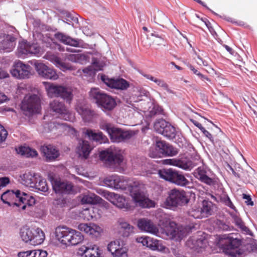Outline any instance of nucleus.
Masks as SVG:
<instances>
[{
	"mask_svg": "<svg viewBox=\"0 0 257 257\" xmlns=\"http://www.w3.org/2000/svg\"><path fill=\"white\" fill-rule=\"evenodd\" d=\"M5 204L9 206L15 205L25 210L27 207L33 206L35 203V198L25 192L19 190L16 191L7 190L5 192L1 197Z\"/></svg>",
	"mask_w": 257,
	"mask_h": 257,
	"instance_id": "1",
	"label": "nucleus"
},
{
	"mask_svg": "<svg viewBox=\"0 0 257 257\" xmlns=\"http://www.w3.org/2000/svg\"><path fill=\"white\" fill-rule=\"evenodd\" d=\"M143 184L138 181H130L127 189L130 191L132 200L137 206L142 208L155 207L154 201L150 200L142 190Z\"/></svg>",
	"mask_w": 257,
	"mask_h": 257,
	"instance_id": "2",
	"label": "nucleus"
},
{
	"mask_svg": "<svg viewBox=\"0 0 257 257\" xmlns=\"http://www.w3.org/2000/svg\"><path fill=\"white\" fill-rule=\"evenodd\" d=\"M55 234L56 239L66 245H76L83 240L80 232L64 226L56 227Z\"/></svg>",
	"mask_w": 257,
	"mask_h": 257,
	"instance_id": "3",
	"label": "nucleus"
},
{
	"mask_svg": "<svg viewBox=\"0 0 257 257\" xmlns=\"http://www.w3.org/2000/svg\"><path fill=\"white\" fill-rule=\"evenodd\" d=\"M189 201V199L185 191L174 189L169 192L168 196L161 203V206L173 209L187 204Z\"/></svg>",
	"mask_w": 257,
	"mask_h": 257,
	"instance_id": "4",
	"label": "nucleus"
},
{
	"mask_svg": "<svg viewBox=\"0 0 257 257\" xmlns=\"http://www.w3.org/2000/svg\"><path fill=\"white\" fill-rule=\"evenodd\" d=\"M89 95L103 110H111L116 105V101L112 97L103 93L98 88H92Z\"/></svg>",
	"mask_w": 257,
	"mask_h": 257,
	"instance_id": "5",
	"label": "nucleus"
},
{
	"mask_svg": "<svg viewBox=\"0 0 257 257\" xmlns=\"http://www.w3.org/2000/svg\"><path fill=\"white\" fill-rule=\"evenodd\" d=\"M194 226L178 225L171 222L166 226L165 232L162 233V237H167L171 239L179 241L191 231Z\"/></svg>",
	"mask_w": 257,
	"mask_h": 257,
	"instance_id": "6",
	"label": "nucleus"
},
{
	"mask_svg": "<svg viewBox=\"0 0 257 257\" xmlns=\"http://www.w3.org/2000/svg\"><path fill=\"white\" fill-rule=\"evenodd\" d=\"M20 237L22 240L31 245H37L43 243L45 239V234L40 228H30L24 226L20 231Z\"/></svg>",
	"mask_w": 257,
	"mask_h": 257,
	"instance_id": "7",
	"label": "nucleus"
},
{
	"mask_svg": "<svg viewBox=\"0 0 257 257\" xmlns=\"http://www.w3.org/2000/svg\"><path fill=\"white\" fill-rule=\"evenodd\" d=\"M100 128L105 131L109 135L113 142L119 143L130 139L132 134L129 131H123L121 129L114 127L106 121L102 120L99 124Z\"/></svg>",
	"mask_w": 257,
	"mask_h": 257,
	"instance_id": "8",
	"label": "nucleus"
},
{
	"mask_svg": "<svg viewBox=\"0 0 257 257\" xmlns=\"http://www.w3.org/2000/svg\"><path fill=\"white\" fill-rule=\"evenodd\" d=\"M97 192L120 209L128 211L133 209L129 199L123 195L101 189Z\"/></svg>",
	"mask_w": 257,
	"mask_h": 257,
	"instance_id": "9",
	"label": "nucleus"
},
{
	"mask_svg": "<svg viewBox=\"0 0 257 257\" xmlns=\"http://www.w3.org/2000/svg\"><path fill=\"white\" fill-rule=\"evenodd\" d=\"M21 109L24 114L31 116L35 113H39L41 110V100L38 95H26L21 103Z\"/></svg>",
	"mask_w": 257,
	"mask_h": 257,
	"instance_id": "10",
	"label": "nucleus"
},
{
	"mask_svg": "<svg viewBox=\"0 0 257 257\" xmlns=\"http://www.w3.org/2000/svg\"><path fill=\"white\" fill-rule=\"evenodd\" d=\"M158 174L160 178L181 186H185L189 184V181L183 174L172 169L160 170Z\"/></svg>",
	"mask_w": 257,
	"mask_h": 257,
	"instance_id": "11",
	"label": "nucleus"
},
{
	"mask_svg": "<svg viewBox=\"0 0 257 257\" xmlns=\"http://www.w3.org/2000/svg\"><path fill=\"white\" fill-rule=\"evenodd\" d=\"M221 201L226 206L234 210V212H229L231 217L232 222L240 230V231L246 234H250L251 231L245 225L244 222L240 217L239 213L237 212L235 207L231 201L229 197L226 195H223L221 197Z\"/></svg>",
	"mask_w": 257,
	"mask_h": 257,
	"instance_id": "12",
	"label": "nucleus"
},
{
	"mask_svg": "<svg viewBox=\"0 0 257 257\" xmlns=\"http://www.w3.org/2000/svg\"><path fill=\"white\" fill-rule=\"evenodd\" d=\"M123 152L116 148H110L101 151L99 157L101 161L105 164L110 165H119L123 160Z\"/></svg>",
	"mask_w": 257,
	"mask_h": 257,
	"instance_id": "13",
	"label": "nucleus"
},
{
	"mask_svg": "<svg viewBox=\"0 0 257 257\" xmlns=\"http://www.w3.org/2000/svg\"><path fill=\"white\" fill-rule=\"evenodd\" d=\"M32 67L22 61L17 60L13 64L10 73L12 76L18 79L22 80L29 78L32 74Z\"/></svg>",
	"mask_w": 257,
	"mask_h": 257,
	"instance_id": "14",
	"label": "nucleus"
},
{
	"mask_svg": "<svg viewBox=\"0 0 257 257\" xmlns=\"http://www.w3.org/2000/svg\"><path fill=\"white\" fill-rule=\"evenodd\" d=\"M221 240H225L226 252L229 257H241V253L237 248L240 245V240L233 237L231 234H224L220 237Z\"/></svg>",
	"mask_w": 257,
	"mask_h": 257,
	"instance_id": "15",
	"label": "nucleus"
},
{
	"mask_svg": "<svg viewBox=\"0 0 257 257\" xmlns=\"http://www.w3.org/2000/svg\"><path fill=\"white\" fill-rule=\"evenodd\" d=\"M50 107L54 112L59 113L63 119L69 121H74V114L66 108L63 102L54 100L50 102Z\"/></svg>",
	"mask_w": 257,
	"mask_h": 257,
	"instance_id": "16",
	"label": "nucleus"
},
{
	"mask_svg": "<svg viewBox=\"0 0 257 257\" xmlns=\"http://www.w3.org/2000/svg\"><path fill=\"white\" fill-rule=\"evenodd\" d=\"M131 181L125 180L123 177L117 175H112L106 177L103 180V183L106 186L110 188L126 190Z\"/></svg>",
	"mask_w": 257,
	"mask_h": 257,
	"instance_id": "17",
	"label": "nucleus"
},
{
	"mask_svg": "<svg viewBox=\"0 0 257 257\" xmlns=\"http://www.w3.org/2000/svg\"><path fill=\"white\" fill-rule=\"evenodd\" d=\"M35 70L39 76L52 80H57L59 76L56 71L42 63L36 62L34 64Z\"/></svg>",
	"mask_w": 257,
	"mask_h": 257,
	"instance_id": "18",
	"label": "nucleus"
},
{
	"mask_svg": "<svg viewBox=\"0 0 257 257\" xmlns=\"http://www.w3.org/2000/svg\"><path fill=\"white\" fill-rule=\"evenodd\" d=\"M162 163L164 165L176 166L186 171L191 170L194 167L192 162L185 158L164 159L162 160Z\"/></svg>",
	"mask_w": 257,
	"mask_h": 257,
	"instance_id": "19",
	"label": "nucleus"
},
{
	"mask_svg": "<svg viewBox=\"0 0 257 257\" xmlns=\"http://www.w3.org/2000/svg\"><path fill=\"white\" fill-rule=\"evenodd\" d=\"M136 241L153 250L164 251L166 248L161 241L151 237H139L136 238Z\"/></svg>",
	"mask_w": 257,
	"mask_h": 257,
	"instance_id": "20",
	"label": "nucleus"
},
{
	"mask_svg": "<svg viewBox=\"0 0 257 257\" xmlns=\"http://www.w3.org/2000/svg\"><path fill=\"white\" fill-rule=\"evenodd\" d=\"M16 44V38L12 35L0 33V50L10 52L14 49Z\"/></svg>",
	"mask_w": 257,
	"mask_h": 257,
	"instance_id": "21",
	"label": "nucleus"
},
{
	"mask_svg": "<svg viewBox=\"0 0 257 257\" xmlns=\"http://www.w3.org/2000/svg\"><path fill=\"white\" fill-rule=\"evenodd\" d=\"M52 185L54 190L57 193L69 194L73 192V185L67 181L55 179L52 182Z\"/></svg>",
	"mask_w": 257,
	"mask_h": 257,
	"instance_id": "22",
	"label": "nucleus"
},
{
	"mask_svg": "<svg viewBox=\"0 0 257 257\" xmlns=\"http://www.w3.org/2000/svg\"><path fill=\"white\" fill-rule=\"evenodd\" d=\"M102 81L109 87L118 90H125L129 87L128 82L122 78H108L105 76H101Z\"/></svg>",
	"mask_w": 257,
	"mask_h": 257,
	"instance_id": "23",
	"label": "nucleus"
},
{
	"mask_svg": "<svg viewBox=\"0 0 257 257\" xmlns=\"http://www.w3.org/2000/svg\"><path fill=\"white\" fill-rule=\"evenodd\" d=\"M75 109L86 122L91 120L95 114L94 112L90 109L89 105L84 102H78L75 106Z\"/></svg>",
	"mask_w": 257,
	"mask_h": 257,
	"instance_id": "24",
	"label": "nucleus"
},
{
	"mask_svg": "<svg viewBox=\"0 0 257 257\" xmlns=\"http://www.w3.org/2000/svg\"><path fill=\"white\" fill-rule=\"evenodd\" d=\"M139 228L143 231L150 233L157 236H160L158 228L151 220L142 218L138 222Z\"/></svg>",
	"mask_w": 257,
	"mask_h": 257,
	"instance_id": "25",
	"label": "nucleus"
},
{
	"mask_svg": "<svg viewBox=\"0 0 257 257\" xmlns=\"http://www.w3.org/2000/svg\"><path fill=\"white\" fill-rule=\"evenodd\" d=\"M78 229L94 237L100 236L103 231L101 227L94 223H81L78 226Z\"/></svg>",
	"mask_w": 257,
	"mask_h": 257,
	"instance_id": "26",
	"label": "nucleus"
},
{
	"mask_svg": "<svg viewBox=\"0 0 257 257\" xmlns=\"http://www.w3.org/2000/svg\"><path fill=\"white\" fill-rule=\"evenodd\" d=\"M156 145L160 150L162 156H174L178 153L177 149L163 141H156Z\"/></svg>",
	"mask_w": 257,
	"mask_h": 257,
	"instance_id": "27",
	"label": "nucleus"
},
{
	"mask_svg": "<svg viewBox=\"0 0 257 257\" xmlns=\"http://www.w3.org/2000/svg\"><path fill=\"white\" fill-rule=\"evenodd\" d=\"M193 175L196 178L208 185L212 186L215 184V180L207 175L206 170L204 167H199L195 169Z\"/></svg>",
	"mask_w": 257,
	"mask_h": 257,
	"instance_id": "28",
	"label": "nucleus"
},
{
	"mask_svg": "<svg viewBox=\"0 0 257 257\" xmlns=\"http://www.w3.org/2000/svg\"><path fill=\"white\" fill-rule=\"evenodd\" d=\"M208 242L207 239L204 237L199 238H190L186 242V245L197 252L201 251V249L205 248L207 245Z\"/></svg>",
	"mask_w": 257,
	"mask_h": 257,
	"instance_id": "29",
	"label": "nucleus"
},
{
	"mask_svg": "<svg viewBox=\"0 0 257 257\" xmlns=\"http://www.w3.org/2000/svg\"><path fill=\"white\" fill-rule=\"evenodd\" d=\"M98 211V209L96 207L87 208L82 210L80 216L86 220H96L100 217V214Z\"/></svg>",
	"mask_w": 257,
	"mask_h": 257,
	"instance_id": "30",
	"label": "nucleus"
},
{
	"mask_svg": "<svg viewBox=\"0 0 257 257\" xmlns=\"http://www.w3.org/2000/svg\"><path fill=\"white\" fill-rule=\"evenodd\" d=\"M41 151L47 161H54L59 156V151L51 145L42 146Z\"/></svg>",
	"mask_w": 257,
	"mask_h": 257,
	"instance_id": "31",
	"label": "nucleus"
},
{
	"mask_svg": "<svg viewBox=\"0 0 257 257\" xmlns=\"http://www.w3.org/2000/svg\"><path fill=\"white\" fill-rule=\"evenodd\" d=\"M80 250L84 253V257H99L100 255L98 247L95 244H88L87 246H82Z\"/></svg>",
	"mask_w": 257,
	"mask_h": 257,
	"instance_id": "32",
	"label": "nucleus"
},
{
	"mask_svg": "<svg viewBox=\"0 0 257 257\" xmlns=\"http://www.w3.org/2000/svg\"><path fill=\"white\" fill-rule=\"evenodd\" d=\"M43 84L49 97H59L61 85H56L48 82H44Z\"/></svg>",
	"mask_w": 257,
	"mask_h": 257,
	"instance_id": "33",
	"label": "nucleus"
},
{
	"mask_svg": "<svg viewBox=\"0 0 257 257\" xmlns=\"http://www.w3.org/2000/svg\"><path fill=\"white\" fill-rule=\"evenodd\" d=\"M55 38L57 40L66 45L75 47H79V42L77 39H73L63 33H58L55 34Z\"/></svg>",
	"mask_w": 257,
	"mask_h": 257,
	"instance_id": "34",
	"label": "nucleus"
},
{
	"mask_svg": "<svg viewBox=\"0 0 257 257\" xmlns=\"http://www.w3.org/2000/svg\"><path fill=\"white\" fill-rule=\"evenodd\" d=\"M38 175L32 172H27L21 176L22 183L24 185L33 187L36 185L35 184Z\"/></svg>",
	"mask_w": 257,
	"mask_h": 257,
	"instance_id": "35",
	"label": "nucleus"
},
{
	"mask_svg": "<svg viewBox=\"0 0 257 257\" xmlns=\"http://www.w3.org/2000/svg\"><path fill=\"white\" fill-rule=\"evenodd\" d=\"M91 151V148L88 142L81 141L77 147V153L79 157L83 159H87Z\"/></svg>",
	"mask_w": 257,
	"mask_h": 257,
	"instance_id": "36",
	"label": "nucleus"
},
{
	"mask_svg": "<svg viewBox=\"0 0 257 257\" xmlns=\"http://www.w3.org/2000/svg\"><path fill=\"white\" fill-rule=\"evenodd\" d=\"M44 57L46 59L52 62L56 66L62 70L69 68L68 66L65 63L63 62L60 58L51 52H47Z\"/></svg>",
	"mask_w": 257,
	"mask_h": 257,
	"instance_id": "37",
	"label": "nucleus"
},
{
	"mask_svg": "<svg viewBox=\"0 0 257 257\" xmlns=\"http://www.w3.org/2000/svg\"><path fill=\"white\" fill-rule=\"evenodd\" d=\"M83 133L90 140L99 144L105 143L107 139L106 137L101 132L96 133L91 130L87 129Z\"/></svg>",
	"mask_w": 257,
	"mask_h": 257,
	"instance_id": "38",
	"label": "nucleus"
},
{
	"mask_svg": "<svg viewBox=\"0 0 257 257\" xmlns=\"http://www.w3.org/2000/svg\"><path fill=\"white\" fill-rule=\"evenodd\" d=\"M73 90L71 87L61 85L59 97H61L67 102L70 103L73 98Z\"/></svg>",
	"mask_w": 257,
	"mask_h": 257,
	"instance_id": "39",
	"label": "nucleus"
},
{
	"mask_svg": "<svg viewBox=\"0 0 257 257\" xmlns=\"http://www.w3.org/2000/svg\"><path fill=\"white\" fill-rule=\"evenodd\" d=\"M103 200L101 197L92 193L83 195L81 202L83 204H96L102 203Z\"/></svg>",
	"mask_w": 257,
	"mask_h": 257,
	"instance_id": "40",
	"label": "nucleus"
},
{
	"mask_svg": "<svg viewBox=\"0 0 257 257\" xmlns=\"http://www.w3.org/2000/svg\"><path fill=\"white\" fill-rule=\"evenodd\" d=\"M18 154L26 157H34L38 155L37 151L29 147L21 146L16 149Z\"/></svg>",
	"mask_w": 257,
	"mask_h": 257,
	"instance_id": "41",
	"label": "nucleus"
},
{
	"mask_svg": "<svg viewBox=\"0 0 257 257\" xmlns=\"http://www.w3.org/2000/svg\"><path fill=\"white\" fill-rule=\"evenodd\" d=\"M134 227L125 221H119V229L122 236L127 237L134 232Z\"/></svg>",
	"mask_w": 257,
	"mask_h": 257,
	"instance_id": "42",
	"label": "nucleus"
},
{
	"mask_svg": "<svg viewBox=\"0 0 257 257\" xmlns=\"http://www.w3.org/2000/svg\"><path fill=\"white\" fill-rule=\"evenodd\" d=\"M66 59L72 62L83 64L87 61V57L83 54H70L66 55Z\"/></svg>",
	"mask_w": 257,
	"mask_h": 257,
	"instance_id": "43",
	"label": "nucleus"
},
{
	"mask_svg": "<svg viewBox=\"0 0 257 257\" xmlns=\"http://www.w3.org/2000/svg\"><path fill=\"white\" fill-rule=\"evenodd\" d=\"M200 207L204 218L211 215L213 204L211 201L204 200L202 202L201 206Z\"/></svg>",
	"mask_w": 257,
	"mask_h": 257,
	"instance_id": "44",
	"label": "nucleus"
},
{
	"mask_svg": "<svg viewBox=\"0 0 257 257\" xmlns=\"http://www.w3.org/2000/svg\"><path fill=\"white\" fill-rule=\"evenodd\" d=\"M29 43L22 42L19 43L17 51V55L19 58H24L29 54Z\"/></svg>",
	"mask_w": 257,
	"mask_h": 257,
	"instance_id": "45",
	"label": "nucleus"
},
{
	"mask_svg": "<svg viewBox=\"0 0 257 257\" xmlns=\"http://www.w3.org/2000/svg\"><path fill=\"white\" fill-rule=\"evenodd\" d=\"M35 184H36V185H35L33 188H35L36 189L44 192L48 191V186L47 184L46 181L39 175Z\"/></svg>",
	"mask_w": 257,
	"mask_h": 257,
	"instance_id": "46",
	"label": "nucleus"
},
{
	"mask_svg": "<svg viewBox=\"0 0 257 257\" xmlns=\"http://www.w3.org/2000/svg\"><path fill=\"white\" fill-rule=\"evenodd\" d=\"M188 214L196 219H201L204 218L202 213L201 209L200 206H194L191 208L188 211Z\"/></svg>",
	"mask_w": 257,
	"mask_h": 257,
	"instance_id": "47",
	"label": "nucleus"
},
{
	"mask_svg": "<svg viewBox=\"0 0 257 257\" xmlns=\"http://www.w3.org/2000/svg\"><path fill=\"white\" fill-rule=\"evenodd\" d=\"M63 124L56 123L55 121H51L48 123H45L43 126V129L42 130V132L48 133L50 131H53L55 129H57L61 127Z\"/></svg>",
	"mask_w": 257,
	"mask_h": 257,
	"instance_id": "48",
	"label": "nucleus"
},
{
	"mask_svg": "<svg viewBox=\"0 0 257 257\" xmlns=\"http://www.w3.org/2000/svg\"><path fill=\"white\" fill-rule=\"evenodd\" d=\"M169 139H172L175 136V128L170 124L168 123L165 130L162 131L161 134Z\"/></svg>",
	"mask_w": 257,
	"mask_h": 257,
	"instance_id": "49",
	"label": "nucleus"
},
{
	"mask_svg": "<svg viewBox=\"0 0 257 257\" xmlns=\"http://www.w3.org/2000/svg\"><path fill=\"white\" fill-rule=\"evenodd\" d=\"M122 246V245L120 244V241L119 239H116L111 241L107 245V249L112 254Z\"/></svg>",
	"mask_w": 257,
	"mask_h": 257,
	"instance_id": "50",
	"label": "nucleus"
},
{
	"mask_svg": "<svg viewBox=\"0 0 257 257\" xmlns=\"http://www.w3.org/2000/svg\"><path fill=\"white\" fill-rule=\"evenodd\" d=\"M168 122L164 119L159 120L154 124L155 130L159 134L162 133V131L167 126Z\"/></svg>",
	"mask_w": 257,
	"mask_h": 257,
	"instance_id": "51",
	"label": "nucleus"
},
{
	"mask_svg": "<svg viewBox=\"0 0 257 257\" xmlns=\"http://www.w3.org/2000/svg\"><path fill=\"white\" fill-rule=\"evenodd\" d=\"M154 19L156 23L159 24L168 21V18L162 12L159 11L156 13Z\"/></svg>",
	"mask_w": 257,
	"mask_h": 257,
	"instance_id": "52",
	"label": "nucleus"
},
{
	"mask_svg": "<svg viewBox=\"0 0 257 257\" xmlns=\"http://www.w3.org/2000/svg\"><path fill=\"white\" fill-rule=\"evenodd\" d=\"M149 156L153 158H157L162 157L160 150L157 145L152 146L149 150Z\"/></svg>",
	"mask_w": 257,
	"mask_h": 257,
	"instance_id": "53",
	"label": "nucleus"
},
{
	"mask_svg": "<svg viewBox=\"0 0 257 257\" xmlns=\"http://www.w3.org/2000/svg\"><path fill=\"white\" fill-rule=\"evenodd\" d=\"M188 67L191 70L193 73L198 76L202 81H207L209 82H210V80L209 78H208L207 77L205 76V75L201 74L199 71L194 68V66H193L191 64H188L187 65Z\"/></svg>",
	"mask_w": 257,
	"mask_h": 257,
	"instance_id": "54",
	"label": "nucleus"
},
{
	"mask_svg": "<svg viewBox=\"0 0 257 257\" xmlns=\"http://www.w3.org/2000/svg\"><path fill=\"white\" fill-rule=\"evenodd\" d=\"M112 257H127V249L125 247L122 246L115 252L112 254Z\"/></svg>",
	"mask_w": 257,
	"mask_h": 257,
	"instance_id": "55",
	"label": "nucleus"
},
{
	"mask_svg": "<svg viewBox=\"0 0 257 257\" xmlns=\"http://www.w3.org/2000/svg\"><path fill=\"white\" fill-rule=\"evenodd\" d=\"M29 54H37L40 52V47L37 44H30L29 43Z\"/></svg>",
	"mask_w": 257,
	"mask_h": 257,
	"instance_id": "56",
	"label": "nucleus"
},
{
	"mask_svg": "<svg viewBox=\"0 0 257 257\" xmlns=\"http://www.w3.org/2000/svg\"><path fill=\"white\" fill-rule=\"evenodd\" d=\"M152 36L154 37V39H153V43L158 45L160 46L161 45H163L164 43V39L161 36H159L158 34H152Z\"/></svg>",
	"mask_w": 257,
	"mask_h": 257,
	"instance_id": "57",
	"label": "nucleus"
},
{
	"mask_svg": "<svg viewBox=\"0 0 257 257\" xmlns=\"http://www.w3.org/2000/svg\"><path fill=\"white\" fill-rule=\"evenodd\" d=\"M47 252L43 250H33V257H47Z\"/></svg>",
	"mask_w": 257,
	"mask_h": 257,
	"instance_id": "58",
	"label": "nucleus"
},
{
	"mask_svg": "<svg viewBox=\"0 0 257 257\" xmlns=\"http://www.w3.org/2000/svg\"><path fill=\"white\" fill-rule=\"evenodd\" d=\"M8 136L7 131L0 125V143L5 141Z\"/></svg>",
	"mask_w": 257,
	"mask_h": 257,
	"instance_id": "59",
	"label": "nucleus"
},
{
	"mask_svg": "<svg viewBox=\"0 0 257 257\" xmlns=\"http://www.w3.org/2000/svg\"><path fill=\"white\" fill-rule=\"evenodd\" d=\"M19 257H33V250L21 251L18 253Z\"/></svg>",
	"mask_w": 257,
	"mask_h": 257,
	"instance_id": "60",
	"label": "nucleus"
},
{
	"mask_svg": "<svg viewBox=\"0 0 257 257\" xmlns=\"http://www.w3.org/2000/svg\"><path fill=\"white\" fill-rule=\"evenodd\" d=\"M217 81L219 85L223 87H225L229 84L228 80L222 76H218Z\"/></svg>",
	"mask_w": 257,
	"mask_h": 257,
	"instance_id": "61",
	"label": "nucleus"
},
{
	"mask_svg": "<svg viewBox=\"0 0 257 257\" xmlns=\"http://www.w3.org/2000/svg\"><path fill=\"white\" fill-rule=\"evenodd\" d=\"M218 227L222 230L227 231L230 230V227L228 224H226L221 221H219V223H218Z\"/></svg>",
	"mask_w": 257,
	"mask_h": 257,
	"instance_id": "62",
	"label": "nucleus"
},
{
	"mask_svg": "<svg viewBox=\"0 0 257 257\" xmlns=\"http://www.w3.org/2000/svg\"><path fill=\"white\" fill-rule=\"evenodd\" d=\"M196 63L200 66H207V62L202 60V59L199 56H197V59H195Z\"/></svg>",
	"mask_w": 257,
	"mask_h": 257,
	"instance_id": "63",
	"label": "nucleus"
},
{
	"mask_svg": "<svg viewBox=\"0 0 257 257\" xmlns=\"http://www.w3.org/2000/svg\"><path fill=\"white\" fill-rule=\"evenodd\" d=\"M243 198L245 200V203L249 205L252 206L253 202L251 201L250 196L243 194Z\"/></svg>",
	"mask_w": 257,
	"mask_h": 257,
	"instance_id": "64",
	"label": "nucleus"
}]
</instances>
